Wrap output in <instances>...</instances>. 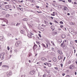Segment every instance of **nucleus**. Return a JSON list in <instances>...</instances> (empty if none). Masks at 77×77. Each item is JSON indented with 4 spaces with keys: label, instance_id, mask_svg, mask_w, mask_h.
Here are the masks:
<instances>
[{
    "label": "nucleus",
    "instance_id": "nucleus-1",
    "mask_svg": "<svg viewBox=\"0 0 77 77\" xmlns=\"http://www.w3.org/2000/svg\"><path fill=\"white\" fill-rule=\"evenodd\" d=\"M5 53H2L0 55V58H1V60H3L4 59V56H5Z\"/></svg>",
    "mask_w": 77,
    "mask_h": 77
},
{
    "label": "nucleus",
    "instance_id": "nucleus-2",
    "mask_svg": "<svg viewBox=\"0 0 77 77\" xmlns=\"http://www.w3.org/2000/svg\"><path fill=\"white\" fill-rule=\"evenodd\" d=\"M21 43V42L20 41H17L15 43V45L16 47H18L19 46V44H20Z\"/></svg>",
    "mask_w": 77,
    "mask_h": 77
},
{
    "label": "nucleus",
    "instance_id": "nucleus-3",
    "mask_svg": "<svg viewBox=\"0 0 77 77\" xmlns=\"http://www.w3.org/2000/svg\"><path fill=\"white\" fill-rule=\"evenodd\" d=\"M74 68L75 66L74 65H71L69 67V68L71 69H74Z\"/></svg>",
    "mask_w": 77,
    "mask_h": 77
},
{
    "label": "nucleus",
    "instance_id": "nucleus-4",
    "mask_svg": "<svg viewBox=\"0 0 77 77\" xmlns=\"http://www.w3.org/2000/svg\"><path fill=\"white\" fill-rule=\"evenodd\" d=\"M30 74H31V75H33L34 74V70L32 71H31L29 72Z\"/></svg>",
    "mask_w": 77,
    "mask_h": 77
},
{
    "label": "nucleus",
    "instance_id": "nucleus-5",
    "mask_svg": "<svg viewBox=\"0 0 77 77\" xmlns=\"http://www.w3.org/2000/svg\"><path fill=\"white\" fill-rule=\"evenodd\" d=\"M5 8H7V9H8L9 8H11V6L9 5H7L5 6Z\"/></svg>",
    "mask_w": 77,
    "mask_h": 77
},
{
    "label": "nucleus",
    "instance_id": "nucleus-6",
    "mask_svg": "<svg viewBox=\"0 0 77 77\" xmlns=\"http://www.w3.org/2000/svg\"><path fill=\"white\" fill-rule=\"evenodd\" d=\"M63 9L64 11H67V10H68V8L66 7H64Z\"/></svg>",
    "mask_w": 77,
    "mask_h": 77
},
{
    "label": "nucleus",
    "instance_id": "nucleus-7",
    "mask_svg": "<svg viewBox=\"0 0 77 77\" xmlns=\"http://www.w3.org/2000/svg\"><path fill=\"white\" fill-rule=\"evenodd\" d=\"M51 28L53 30L52 31H54V29H55V28L54 27V26H51Z\"/></svg>",
    "mask_w": 77,
    "mask_h": 77
},
{
    "label": "nucleus",
    "instance_id": "nucleus-8",
    "mask_svg": "<svg viewBox=\"0 0 77 77\" xmlns=\"http://www.w3.org/2000/svg\"><path fill=\"white\" fill-rule=\"evenodd\" d=\"M28 36L30 38H32V36L31 35V34H28Z\"/></svg>",
    "mask_w": 77,
    "mask_h": 77
},
{
    "label": "nucleus",
    "instance_id": "nucleus-9",
    "mask_svg": "<svg viewBox=\"0 0 77 77\" xmlns=\"http://www.w3.org/2000/svg\"><path fill=\"white\" fill-rule=\"evenodd\" d=\"M37 45H35L33 47V49H34V50H35V49L37 48Z\"/></svg>",
    "mask_w": 77,
    "mask_h": 77
},
{
    "label": "nucleus",
    "instance_id": "nucleus-10",
    "mask_svg": "<svg viewBox=\"0 0 77 77\" xmlns=\"http://www.w3.org/2000/svg\"><path fill=\"white\" fill-rule=\"evenodd\" d=\"M58 59L59 60H60V59H62V57H61V56H59L58 57Z\"/></svg>",
    "mask_w": 77,
    "mask_h": 77
},
{
    "label": "nucleus",
    "instance_id": "nucleus-11",
    "mask_svg": "<svg viewBox=\"0 0 77 77\" xmlns=\"http://www.w3.org/2000/svg\"><path fill=\"white\" fill-rule=\"evenodd\" d=\"M42 60H47V59L44 58V57H42L41 58Z\"/></svg>",
    "mask_w": 77,
    "mask_h": 77
},
{
    "label": "nucleus",
    "instance_id": "nucleus-12",
    "mask_svg": "<svg viewBox=\"0 0 77 77\" xmlns=\"http://www.w3.org/2000/svg\"><path fill=\"white\" fill-rule=\"evenodd\" d=\"M58 53H59V54H62V51H58Z\"/></svg>",
    "mask_w": 77,
    "mask_h": 77
},
{
    "label": "nucleus",
    "instance_id": "nucleus-13",
    "mask_svg": "<svg viewBox=\"0 0 77 77\" xmlns=\"http://www.w3.org/2000/svg\"><path fill=\"white\" fill-rule=\"evenodd\" d=\"M0 40L3 41V36H0Z\"/></svg>",
    "mask_w": 77,
    "mask_h": 77
},
{
    "label": "nucleus",
    "instance_id": "nucleus-14",
    "mask_svg": "<svg viewBox=\"0 0 77 77\" xmlns=\"http://www.w3.org/2000/svg\"><path fill=\"white\" fill-rule=\"evenodd\" d=\"M62 38H65V34H63L62 35Z\"/></svg>",
    "mask_w": 77,
    "mask_h": 77
},
{
    "label": "nucleus",
    "instance_id": "nucleus-15",
    "mask_svg": "<svg viewBox=\"0 0 77 77\" xmlns=\"http://www.w3.org/2000/svg\"><path fill=\"white\" fill-rule=\"evenodd\" d=\"M3 67H5L6 68H9V66H6L3 65L2 66Z\"/></svg>",
    "mask_w": 77,
    "mask_h": 77
},
{
    "label": "nucleus",
    "instance_id": "nucleus-16",
    "mask_svg": "<svg viewBox=\"0 0 77 77\" xmlns=\"http://www.w3.org/2000/svg\"><path fill=\"white\" fill-rule=\"evenodd\" d=\"M56 58H53V60L54 62H56Z\"/></svg>",
    "mask_w": 77,
    "mask_h": 77
},
{
    "label": "nucleus",
    "instance_id": "nucleus-17",
    "mask_svg": "<svg viewBox=\"0 0 77 77\" xmlns=\"http://www.w3.org/2000/svg\"><path fill=\"white\" fill-rule=\"evenodd\" d=\"M47 65L48 66H51V65L50 64H48Z\"/></svg>",
    "mask_w": 77,
    "mask_h": 77
},
{
    "label": "nucleus",
    "instance_id": "nucleus-18",
    "mask_svg": "<svg viewBox=\"0 0 77 77\" xmlns=\"http://www.w3.org/2000/svg\"><path fill=\"white\" fill-rule=\"evenodd\" d=\"M51 43H52V44L53 45H55L54 43V42H53L52 41L51 42Z\"/></svg>",
    "mask_w": 77,
    "mask_h": 77
},
{
    "label": "nucleus",
    "instance_id": "nucleus-19",
    "mask_svg": "<svg viewBox=\"0 0 77 77\" xmlns=\"http://www.w3.org/2000/svg\"><path fill=\"white\" fill-rule=\"evenodd\" d=\"M23 21H27V19H24L23 20Z\"/></svg>",
    "mask_w": 77,
    "mask_h": 77
},
{
    "label": "nucleus",
    "instance_id": "nucleus-20",
    "mask_svg": "<svg viewBox=\"0 0 77 77\" xmlns=\"http://www.w3.org/2000/svg\"><path fill=\"white\" fill-rule=\"evenodd\" d=\"M20 24L21 23H17V24L16 26H19V25H20Z\"/></svg>",
    "mask_w": 77,
    "mask_h": 77
},
{
    "label": "nucleus",
    "instance_id": "nucleus-21",
    "mask_svg": "<svg viewBox=\"0 0 77 77\" xmlns=\"http://www.w3.org/2000/svg\"><path fill=\"white\" fill-rule=\"evenodd\" d=\"M26 77V75H22L21 76V77Z\"/></svg>",
    "mask_w": 77,
    "mask_h": 77
},
{
    "label": "nucleus",
    "instance_id": "nucleus-22",
    "mask_svg": "<svg viewBox=\"0 0 77 77\" xmlns=\"http://www.w3.org/2000/svg\"><path fill=\"white\" fill-rule=\"evenodd\" d=\"M36 42L37 44H38V45H39V44H40V43L39 42H38L36 41Z\"/></svg>",
    "mask_w": 77,
    "mask_h": 77
},
{
    "label": "nucleus",
    "instance_id": "nucleus-23",
    "mask_svg": "<svg viewBox=\"0 0 77 77\" xmlns=\"http://www.w3.org/2000/svg\"><path fill=\"white\" fill-rule=\"evenodd\" d=\"M42 45H42L43 47H45V48H46V47H45V45H44V44H42Z\"/></svg>",
    "mask_w": 77,
    "mask_h": 77
},
{
    "label": "nucleus",
    "instance_id": "nucleus-24",
    "mask_svg": "<svg viewBox=\"0 0 77 77\" xmlns=\"http://www.w3.org/2000/svg\"><path fill=\"white\" fill-rule=\"evenodd\" d=\"M60 65L61 67H62H62L63 66V64L61 63L60 64Z\"/></svg>",
    "mask_w": 77,
    "mask_h": 77
},
{
    "label": "nucleus",
    "instance_id": "nucleus-25",
    "mask_svg": "<svg viewBox=\"0 0 77 77\" xmlns=\"http://www.w3.org/2000/svg\"><path fill=\"white\" fill-rule=\"evenodd\" d=\"M60 27H61V28H62H62H63V25H61L60 26Z\"/></svg>",
    "mask_w": 77,
    "mask_h": 77
},
{
    "label": "nucleus",
    "instance_id": "nucleus-26",
    "mask_svg": "<svg viewBox=\"0 0 77 77\" xmlns=\"http://www.w3.org/2000/svg\"><path fill=\"white\" fill-rule=\"evenodd\" d=\"M24 32L23 31V30H21V31H20V32L21 33H23V32Z\"/></svg>",
    "mask_w": 77,
    "mask_h": 77
},
{
    "label": "nucleus",
    "instance_id": "nucleus-27",
    "mask_svg": "<svg viewBox=\"0 0 77 77\" xmlns=\"http://www.w3.org/2000/svg\"><path fill=\"white\" fill-rule=\"evenodd\" d=\"M11 57H12V55H11L9 56L8 57H9V59H10V58H11Z\"/></svg>",
    "mask_w": 77,
    "mask_h": 77
},
{
    "label": "nucleus",
    "instance_id": "nucleus-28",
    "mask_svg": "<svg viewBox=\"0 0 77 77\" xmlns=\"http://www.w3.org/2000/svg\"><path fill=\"white\" fill-rule=\"evenodd\" d=\"M7 49L8 50H9V49H10V48H9V46H8Z\"/></svg>",
    "mask_w": 77,
    "mask_h": 77
},
{
    "label": "nucleus",
    "instance_id": "nucleus-29",
    "mask_svg": "<svg viewBox=\"0 0 77 77\" xmlns=\"http://www.w3.org/2000/svg\"><path fill=\"white\" fill-rule=\"evenodd\" d=\"M71 63V61H69L68 62V63L69 64V63Z\"/></svg>",
    "mask_w": 77,
    "mask_h": 77
},
{
    "label": "nucleus",
    "instance_id": "nucleus-30",
    "mask_svg": "<svg viewBox=\"0 0 77 77\" xmlns=\"http://www.w3.org/2000/svg\"><path fill=\"white\" fill-rule=\"evenodd\" d=\"M11 71H10L9 72V73L8 74H10V75H11Z\"/></svg>",
    "mask_w": 77,
    "mask_h": 77
},
{
    "label": "nucleus",
    "instance_id": "nucleus-31",
    "mask_svg": "<svg viewBox=\"0 0 77 77\" xmlns=\"http://www.w3.org/2000/svg\"><path fill=\"white\" fill-rule=\"evenodd\" d=\"M42 26H43V27H45L46 26L44 25H42Z\"/></svg>",
    "mask_w": 77,
    "mask_h": 77
},
{
    "label": "nucleus",
    "instance_id": "nucleus-32",
    "mask_svg": "<svg viewBox=\"0 0 77 77\" xmlns=\"http://www.w3.org/2000/svg\"><path fill=\"white\" fill-rule=\"evenodd\" d=\"M8 77H9V76H11V75H10V74H8L7 75Z\"/></svg>",
    "mask_w": 77,
    "mask_h": 77
},
{
    "label": "nucleus",
    "instance_id": "nucleus-33",
    "mask_svg": "<svg viewBox=\"0 0 77 77\" xmlns=\"http://www.w3.org/2000/svg\"><path fill=\"white\" fill-rule=\"evenodd\" d=\"M68 1L69 2L71 3V0H68Z\"/></svg>",
    "mask_w": 77,
    "mask_h": 77
},
{
    "label": "nucleus",
    "instance_id": "nucleus-34",
    "mask_svg": "<svg viewBox=\"0 0 77 77\" xmlns=\"http://www.w3.org/2000/svg\"><path fill=\"white\" fill-rule=\"evenodd\" d=\"M38 36H39V37H40V38H41V34H39Z\"/></svg>",
    "mask_w": 77,
    "mask_h": 77
},
{
    "label": "nucleus",
    "instance_id": "nucleus-35",
    "mask_svg": "<svg viewBox=\"0 0 77 77\" xmlns=\"http://www.w3.org/2000/svg\"><path fill=\"white\" fill-rule=\"evenodd\" d=\"M46 46L47 48H48V45L47 44H46Z\"/></svg>",
    "mask_w": 77,
    "mask_h": 77
},
{
    "label": "nucleus",
    "instance_id": "nucleus-36",
    "mask_svg": "<svg viewBox=\"0 0 77 77\" xmlns=\"http://www.w3.org/2000/svg\"><path fill=\"white\" fill-rule=\"evenodd\" d=\"M63 29L64 30H66V28L64 27L63 28Z\"/></svg>",
    "mask_w": 77,
    "mask_h": 77
},
{
    "label": "nucleus",
    "instance_id": "nucleus-37",
    "mask_svg": "<svg viewBox=\"0 0 77 77\" xmlns=\"http://www.w3.org/2000/svg\"><path fill=\"white\" fill-rule=\"evenodd\" d=\"M64 44H63V43H62L61 45V46L62 47V46H63V45H64Z\"/></svg>",
    "mask_w": 77,
    "mask_h": 77
},
{
    "label": "nucleus",
    "instance_id": "nucleus-38",
    "mask_svg": "<svg viewBox=\"0 0 77 77\" xmlns=\"http://www.w3.org/2000/svg\"><path fill=\"white\" fill-rule=\"evenodd\" d=\"M63 42H66V40H64Z\"/></svg>",
    "mask_w": 77,
    "mask_h": 77
},
{
    "label": "nucleus",
    "instance_id": "nucleus-39",
    "mask_svg": "<svg viewBox=\"0 0 77 77\" xmlns=\"http://www.w3.org/2000/svg\"><path fill=\"white\" fill-rule=\"evenodd\" d=\"M51 15H52V16H54L55 15V14H51Z\"/></svg>",
    "mask_w": 77,
    "mask_h": 77
},
{
    "label": "nucleus",
    "instance_id": "nucleus-40",
    "mask_svg": "<svg viewBox=\"0 0 77 77\" xmlns=\"http://www.w3.org/2000/svg\"><path fill=\"white\" fill-rule=\"evenodd\" d=\"M2 62L0 63V66H2Z\"/></svg>",
    "mask_w": 77,
    "mask_h": 77
},
{
    "label": "nucleus",
    "instance_id": "nucleus-41",
    "mask_svg": "<svg viewBox=\"0 0 77 77\" xmlns=\"http://www.w3.org/2000/svg\"><path fill=\"white\" fill-rule=\"evenodd\" d=\"M61 2H63V3H65V1H63L62 0L61 1Z\"/></svg>",
    "mask_w": 77,
    "mask_h": 77
},
{
    "label": "nucleus",
    "instance_id": "nucleus-42",
    "mask_svg": "<svg viewBox=\"0 0 77 77\" xmlns=\"http://www.w3.org/2000/svg\"><path fill=\"white\" fill-rule=\"evenodd\" d=\"M74 5H76V4H77V2H74Z\"/></svg>",
    "mask_w": 77,
    "mask_h": 77
},
{
    "label": "nucleus",
    "instance_id": "nucleus-43",
    "mask_svg": "<svg viewBox=\"0 0 77 77\" xmlns=\"http://www.w3.org/2000/svg\"><path fill=\"white\" fill-rule=\"evenodd\" d=\"M60 24H63V22H62V21H60Z\"/></svg>",
    "mask_w": 77,
    "mask_h": 77
},
{
    "label": "nucleus",
    "instance_id": "nucleus-44",
    "mask_svg": "<svg viewBox=\"0 0 77 77\" xmlns=\"http://www.w3.org/2000/svg\"><path fill=\"white\" fill-rule=\"evenodd\" d=\"M54 68L55 69H57H57H58L57 67H54Z\"/></svg>",
    "mask_w": 77,
    "mask_h": 77
},
{
    "label": "nucleus",
    "instance_id": "nucleus-45",
    "mask_svg": "<svg viewBox=\"0 0 77 77\" xmlns=\"http://www.w3.org/2000/svg\"><path fill=\"white\" fill-rule=\"evenodd\" d=\"M47 42L48 44H49V43H50V42H49V41H47Z\"/></svg>",
    "mask_w": 77,
    "mask_h": 77
},
{
    "label": "nucleus",
    "instance_id": "nucleus-46",
    "mask_svg": "<svg viewBox=\"0 0 77 77\" xmlns=\"http://www.w3.org/2000/svg\"><path fill=\"white\" fill-rule=\"evenodd\" d=\"M65 75V73H63V74H62V75H63V76H64V75Z\"/></svg>",
    "mask_w": 77,
    "mask_h": 77
},
{
    "label": "nucleus",
    "instance_id": "nucleus-47",
    "mask_svg": "<svg viewBox=\"0 0 77 77\" xmlns=\"http://www.w3.org/2000/svg\"><path fill=\"white\" fill-rule=\"evenodd\" d=\"M37 12H38V13H42V12L41 11L39 12L38 11H37Z\"/></svg>",
    "mask_w": 77,
    "mask_h": 77
},
{
    "label": "nucleus",
    "instance_id": "nucleus-48",
    "mask_svg": "<svg viewBox=\"0 0 77 77\" xmlns=\"http://www.w3.org/2000/svg\"><path fill=\"white\" fill-rule=\"evenodd\" d=\"M54 34H57V32H54Z\"/></svg>",
    "mask_w": 77,
    "mask_h": 77
},
{
    "label": "nucleus",
    "instance_id": "nucleus-49",
    "mask_svg": "<svg viewBox=\"0 0 77 77\" xmlns=\"http://www.w3.org/2000/svg\"><path fill=\"white\" fill-rule=\"evenodd\" d=\"M51 25H52V24H53V23H51V22H50L49 23Z\"/></svg>",
    "mask_w": 77,
    "mask_h": 77
},
{
    "label": "nucleus",
    "instance_id": "nucleus-50",
    "mask_svg": "<svg viewBox=\"0 0 77 77\" xmlns=\"http://www.w3.org/2000/svg\"><path fill=\"white\" fill-rule=\"evenodd\" d=\"M24 2V1L23 0H22L20 1V2L21 3H23V2Z\"/></svg>",
    "mask_w": 77,
    "mask_h": 77
},
{
    "label": "nucleus",
    "instance_id": "nucleus-51",
    "mask_svg": "<svg viewBox=\"0 0 77 77\" xmlns=\"http://www.w3.org/2000/svg\"><path fill=\"white\" fill-rule=\"evenodd\" d=\"M65 45L64 44L63 45V46H62V47H63H63H65Z\"/></svg>",
    "mask_w": 77,
    "mask_h": 77
},
{
    "label": "nucleus",
    "instance_id": "nucleus-52",
    "mask_svg": "<svg viewBox=\"0 0 77 77\" xmlns=\"http://www.w3.org/2000/svg\"><path fill=\"white\" fill-rule=\"evenodd\" d=\"M2 26H6V25L2 24Z\"/></svg>",
    "mask_w": 77,
    "mask_h": 77
},
{
    "label": "nucleus",
    "instance_id": "nucleus-53",
    "mask_svg": "<svg viewBox=\"0 0 77 77\" xmlns=\"http://www.w3.org/2000/svg\"><path fill=\"white\" fill-rule=\"evenodd\" d=\"M50 71H48V74H50Z\"/></svg>",
    "mask_w": 77,
    "mask_h": 77
},
{
    "label": "nucleus",
    "instance_id": "nucleus-54",
    "mask_svg": "<svg viewBox=\"0 0 77 77\" xmlns=\"http://www.w3.org/2000/svg\"><path fill=\"white\" fill-rule=\"evenodd\" d=\"M45 74H44L43 76V77H45Z\"/></svg>",
    "mask_w": 77,
    "mask_h": 77
},
{
    "label": "nucleus",
    "instance_id": "nucleus-55",
    "mask_svg": "<svg viewBox=\"0 0 77 77\" xmlns=\"http://www.w3.org/2000/svg\"><path fill=\"white\" fill-rule=\"evenodd\" d=\"M2 48L1 47V46L0 45V50L2 49Z\"/></svg>",
    "mask_w": 77,
    "mask_h": 77
},
{
    "label": "nucleus",
    "instance_id": "nucleus-56",
    "mask_svg": "<svg viewBox=\"0 0 77 77\" xmlns=\"http://www.w3.org/2000/svg\"><path fill=\"white\" fill-rule=\"evenodd\" d=\"M75 75H77V72H75Z\"/></svg>",
    "mask_w": 77,
    "mask_h": 77
},
{
    "label": "nucleus",
    "instance_id": "nucleus-57",
    "mask_svg": "<svg viewBox=\"0 0 77 77\" xmlns=\"http://www.w3.org/2000/svg\"><path fill=\"white\" fill-rule=\"evenodd\" d=\"M51 49L52 50H54V48L52 47Z\"/></svg>",
    "mask_w": 77,
    "mask_h": 77
},
{
    "label": "nucleus",
    "instance_id": "nucleus-58",
    "mask_svg": "<svg viewBox=\"0 0 77 77\" xmlns=\"http://www.w3.org/2000/svg\"><path fill=\"white\" fill-rule=\"evenodd\" d=\"M48 77H50V75H48Z\"/></svg>",
    "mask_w": 77,
    "mask_h": 77
},
{
    "label": "nucleus",
    "instance_id": "nucleus-59",
    "mask_svg": "<svg viewBox=\"0 0 77 77\" xmlns=\"http://www.w3.org/2000/svg\"><path fill=\"white\" fill-rule=\"evenodd\" d=\"M65 58H66V57H64V59H63V61H64V60H65Z\"/></svg>",
    "mask_w": 77,
    "mask_h": 77
},
{
    "label": "nucleus",
    "instance_id": "nucleus-60",
    "mask_svg": "<svg viewBox=\"0 0 77 77\" xmlns=\"http://www.w3.org/2000/svg\"><path fill=\"white\" fill-rule=\"evenodd\" d=\"M75 42H76V43H77V40H76L75 41Z\"/></svg>",
    "mask_w": 77,
    "mask_h": 77
},
{
    "label": "nucleus",
    "instance_id": "nucleus-61",
    "mask_svg": "<svg viewBox=\"0 0 77 77\" xmlns=\"http://www.w3.org/2000/svg\"><path fill=\"white\" fill-rule=\"evenodd\" d=\"M36 8H39V6H36Z\"/></svg>",
    "mask_w": 77,
    "mask_h": 77
},
{
    "label": "nucleus",
    "instance_id": "nucleus-62",
    "mask_svg": "<svg viewBox=\"0 0 77 77\" xmlns=\"http://www.w3.org/2000/svg\"><path fill=\"white\" fill-rule=\"evenodd\" d=\"M51 19H53V17H51Z\"/></svg>",
    "mask_w": 77,
    "mask_h": 77
},
{
    "label": "nucleus",
    "instance_id": "nucleus-63",
    "mask_svg": "<svg viewBox=\"0 0 77 77\" xmlns=\"http://www.w3.org/2000/svg\"><path fill=\"white\" fill-rule=\"evenodd\" d=\"M67 15H70V14H69V13H68L67 14Z\"/></svg>",
    "mask_w": 77,
    "mask_h": 77
},
{
    "label": "nucleus",
    "instance_id": "nucleus-64",
    "mask_svg": "<svg viewBox=\"0 0 77 77\" xmlns=\"http://www.w3.org/2000/svg\"><path fill=\"white\" fill-rule=\"evenodd\" d=\"M66 77H69V76L67 75V76H66Z\"/></svg>",
    "mask_w": 77,
    "mask_h": 77
}]
</instances>
